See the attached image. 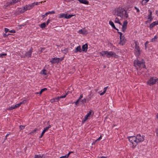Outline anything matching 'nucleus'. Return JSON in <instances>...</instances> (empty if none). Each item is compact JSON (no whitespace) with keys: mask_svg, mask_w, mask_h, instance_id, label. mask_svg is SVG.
Masks as SVG:
<instances>
[{"mask_svg":"<svg viewBox=\"0 0 158 158\" xmlns=\"http://www.w3.org/2000/svg\"><path fill=\"white\" fill-rule=\"evenodd\" d=\"M32 52V48H31L28 52L25 51V55L23 56V57H31V55Z\"/></svg>","mask_w":158,"mask_h":158,"instance_id":"nucleus-9","label":"nucleus"},{"mask_svg":"<svg viewBox=\"0 0 158 158\" xmlns=\"http://www.w3.org/2000/svg\"><path fill=\"white\" fill-rule=\"evenodd\" d=\"M154 26H155L152 23L151 24H150V26H149V27L151 29Z\"/></svg>","mask_w":158,"mask_h":158,"instance_id":"nucleus-38","label":"nucleus"},{"mask_svg":"<svg viewBox=\"0 0 158 158\" xmlns=\"http://www.w3.org/2000/svg\"><path fill=\"white\" fill-rule=\"evenodd\" d=\"M56 99L55 98H53V99H51V100H50V102H52V103H53L55 102H56Z\"/></svg>","mask_w":158,"mask_h":158,"instance_id":"nucleus-40","label":"nucleus"},{"mask_svg":"<svg viewBox=\"0 0 158 158\" xmlns=\"http://www.w3.org/2000/svg\"><path fill=\"white\" fill-rule=\"evenodd\" d=\"M135 54L136 56H139L140 55L141 51L140 49L139 44L137 41L135 42Z\"/></svg>","mask_w":158,"mask_h":158,"instance_id":"nucleus-6","label":"nucleus"},{"mask_svg":"<svg viewBox=\"0 0 158 158\" xmlns=\"http://www.w3.org/2000/svg\"><path fill=\"white\" fill-rule=\"evenodd\" d=\"M45 131L43 130V131L42 133V134H42V135H43L45 133Z\"/></svg>","mask_w":158,"mask_h":158,"instance_id":"nucleus-58","label":"nucleus"},{"mask_svg":"<svg viewBox=\"0 0 158 158\" xmlns=\"http://www.w3.org/2000/svg\"><path fill=\"white\" fill-rule=\"evenodd\" d=\"M156 118L158 119V114H157L156 115Z\"/></svg>","mask_w":158,"mask_h":158,"instance_id":"nucleus-60","label":"nucleus"},{"mask_svg":"<svg viewBox=\"0 0 158 158\" xmlns=\"http://www.w3.org/2000/svg\"><path fill=\"white\" fill-rule=\"evenodd\" d=\"M114 22L116 23H118L120 24H121L120 22H119V20L118 18H116L114 20Z\"/></svg>","mask_w":158,"mask_h":158,"instance_id":"nucleus-27","label":"nucleus"},{"mask_svg":"<svg viewBox=\"0 0 158 158\" xmlns=\"http://www.w3.org/2000/svg\"><path fill=\"white\" fill-rule=\"evenodd\" d=\"M43 135H42V134H41V135L40 137V138H41Z\"/></svg>","mask_w":158,"mask_h":158,"instance_id":"nucleus-64","label":"nucleus"},{"mask_svg":"<svg viewBox=\"0 0 158 158\" xmlns=\"http://www.w3.org/2000/svg\"><path fill=\"white\" fill-rule=\"evenodd\" d=\"M108 87V86L107 87H105L104 88V91H105V92H106V89H107V88Z\"/></svg>","mask_w":158,"mask_h":158,"instance_id":"nucleus-57","label":"nucleus"},{"mask_svg":"<svg viewBox=\"0 0 158 158\" xmlns=\"http://www.w3.org/2000/svg\"><path fill=\"white\" fill-rule=\"evenodd\" d=\"M156 136L158 137V128L156 130Z\"/></svg>","mask_w":158,"mask_h":158,"instance_id":"nucleus-52","label":"nucleus"},{"mask_svg":"<svg viewBox=\"0 0 158 158\" xmlns=\"http://www.w3.org/2000/svg\"><path fill=\"white\" fill-rule=\"evenodd\" d=\"M100 54L102 56L106 55V56L108 58L112 57L117 58L118 57V56L115 52L112 51H102L100 52Z\"/></svg>","mask_w":158,"mask_h":158,"instance_id":"nucleus-4","label":"nucleus"},{"mask_svg":"<svg viewBox=\"0 0 158 158\" xmlns=\"http://www.w3.org/2000/svg\"><path fill=\"white\" fill-rule=\"evenodd\" d=\"M62 52L64 54H66L67 53L68 51V48H64V49H62L61 50Z\"/></svg>","mask_w":158,"mask_h":158,"instance_id":"nucleus-26","label":"nucleus"},{"mask_svg":"<svg viewBox=\"0 0 158 158\" xmlns=\"http://www.w3.org/2000/svg\"><path fill=\"white\" fill-rule=\"evenodd\" d=\"M82 51L84 52H86L88 49V45L87 44L83 45L82 47Z\"/></svg>","mask_w":158,"mask_h":158,"instance_id":"nucleus-17","label":"nucleus"},{"mask_svg":"<svg viewBox=\"0 0 158 158\" xmlns=\"http://www.w3.org/2000/svg\"><path fill=\"white\" fill-rule=\"evenodd\" d=\"M86 99L85 98H84L83 99H82L81 100V104H84L86 102Z\"/></svg>","mask_w":158,"mask_h":158,"instance_id":"nucleus-30","label":"nucleus"},{"mask_svg":"<svg viewBox=\"0 0 158 158\" xmlns=\"http://www.w3.org/2000/svg\"><path fill=\"white\" fill-rule=\"evenodd\" d=\"M21 105V104H20V103H19V104H16L15 106H14V107H15V108H16L17 107H19V106H20Z\"/></svg>","mask_w":158,"mask_h":158,"instance_id":"nucleus-39","label":"nucleus"},{"mask_svg":"<svg viewBox=\"0 0 158 158\" xmlns=\"http://www.w3.org/2000/svg\"><path fill=\"white\" fill-rule=\"evenodd\" d=\"M15 109V107L14 106H11V107H10L9 108H7L6 109H7V110H13V109Z\"/></svg>","mask_w":158,"mask_h":158,"instance_id":"nucleus-35","label":"nucleus"},{"mask_svg":"<svg viewBox=\"0 0 158 158\" xmlns=\"http://www.w3.org/2000/svg\"><path fill=\"white\" fill-rule=\"evenodd\" d=\"M6 55L7 54L6 53L0 54V57L1 58H3V56H6Z\"/></svg>","mask_w":158,"mask_h":158,"instance_id":"nucleus-37","label":"nucleus"},{"mask_svg":"<svg viewBox=\"0 0 158 158\" xmlns=\"http://www.w3.org/2000/svg\"><path fill=\"white\" fill-rule=\"evenodd\" d=\"M60 158H68L66 155L60 157Z\"/></svg>","mask_w":158,"mask_h":158,"instance_id":"nucleus-51","label":"nucleus"},{"mask_svg":"<svg viewBox=\"0 0 158 158\" xmlns=\"http://www.w3.org/2000/svg\"><path fill=\"white\" fill-rule=\"evenodd\" d=\"M50 22V19H48L47 21V22H46V23H46V25H48V24Z\"/></svg>","mask_w":158,"mask_h":158,"instance_id":"nucleus-45","label":"nucleus"},{"mask_svg":"<svg viewBox=\"0 0 158 158\" xmlns=\"http://www.w3.org/2000/svg\"><path fill=\"white\" fill-rule=\"evenodd\" d=\"M9 31L11 33H15V31L14 30H11L10 31Z\"/></svg>","mask_w":158,"mask_h":158,"instance_id":"nucleus-47","label":"nucleus"},{"mask_svg":"<svg viewBox=\"0 0 158 158\" xmlns=\"http://www.w3.org/2000/svg\"><path fill=\"white\" fill-rule=\"evenodd\" d=\"M158 38V36L157 35H156L153 38L151 39V41L152 42H155L156 41Z\"/></svg>","mask_w":158,"mask_h":158,"instance_id":"nucleus-22","label":"nucleus"},{"mask_svg":"<svg viewBox=\"0 0 158 158\" xmlns=\"http://www.w3.org/2000/svg\"><path fill=\"white\" fill-rule=\"evenodd\" d=\"M33 7V5L32 3L31 4L28 5H27L26 6H25L24 7V9H25V10L26 11L27 10H30Z\"/></svg>","mask_w":158,"mask_h":158,"instance_id":"nucleus-16","label":"nucleus"},{"mask_svg":"<svg viewBox=\"0 0 158 158\" xmlns=\"http://www.w3.org/2000/svg\"><path fill=\"white\" fill-rule=\"evenodd\" d=\"M25 51H21L19 53V55L20 56L21 58H25L26 57H23V56L25 55Z\"/></svg>","mask_w":158,"mask_h":158,"instance_id":"nucleus-24","label":"nucleus"},{"mask_svg":"<svg viewBox=\"0 0 158 158\" xmlns=\"http://www.w3.org/2000/svg\"><path fill=\"white\" fill-rule=\"evenodd\" d=\"M74 15H68L67 14H60L59 15V18L61 19L62 18H64L66 19H69Z\"/></svg>","mask_w":158,"mask_h":158,"instance_id":"nucleus-8","label":"nucleus"},{"mask_svg":"<svg viewBox=\"0 0 158 158\" xmlns=\"http://www.w3.org/2000/svg\"><path fill=\"white\" fill-rule=\"evenodd\" d=\"M37 130V129L36 128H35L34 130H33L31 132L30 134L31 135H33V134H35V132Z\"/></svg>","mask_w":158,"mask_h":158,"instance_id":"nucleus-32","label":"nucleus"},{"mask_svg":"<svg viewBox=\"0 0 158 158\" xmlns=\"http://www.w3.org/2000/svg\"><path fill=\"white\" fill-rule=\"evenodd\" d=\"M40 74L45 75L47 74V71L45 69L42 70L40 72Z\"/></svg>","mask_w":158,"mask_h":158,"instance_id":"nucleus-25","label":"nucleus"},{"mask_svg":"<svg viewBox=\"0 0 158 158\" xmlns=\"http://www.w3.org/2000/svg\"><path fill=\"white\" fill-rule=\"evenodd\" d=\"M51 127V125H49L48 127H45L44 128V130L45 132L47 131L49 128H50Z\"/></svg>","mask_w":158,"mask_h":158,"instance_id":"nucleus-31","label":"nucleus"},{"mask_svg":"<svg viewBox=\"0 0 158 158\" xmlns=\"http://www.w3.org/2000/svg\"><path fill=\"white\" fill-rule=\"evenodd\" d=\"M68 93H69V92H67V93L65 95H66V96L68 94Z\"/></svg>","mask_w":158,"mask_h":158,"instance_id":"nucleus-63","label":"nucleus"},{"mask_svg":"<svg viewBox=\"0 0 158 158\" xmlns=\"http://www.w3.org/2000/svg\"><path fill=\"white\" fill-rule=\"evenodd\" d=\"M44 50V48H41V51L42 52V51H43Z\"/></svg>","mask_w":158,"mask_h":158,"instance_id":"nucleus-61","label":"nucleus"},{"mask_svg":"<svg viewBox=\"0 0 158 158\" xmlns=\"http://www.w3.org/2000/svg\"><path fill=\"white\" fill-rule=\"evenodd\" d=\"M144 63L145 62L143 59L141 60L140 61L136 59L134 61V65L136 68L137 69H140V68L141 67L143 68L145 67Z\"/></svg>","mask_w":158,"mask_h":158,"instance_id":"nucleus-3","label":"nucleus"},{"mask_svg":"<svg viewBox=\"0 0 158 158\" xmlns=\"http://www.w3.org/2000/svg\"><path fill=\"white\" fill-rule=\"evenodd\" d=\"M26 100H23L22 102H20V103L21 105V104H25L26 103Z\"/></svg>","mask_w":158,"mask_h":158,"instance_id":"nucleus-41","label":"nucleus"},{"mask_svg":"<svg viewBox=\"0 0 158 158\" xmlns=\"http://www.w3.org/2000/svg\"><path fill=\"white\" fill-rule=\"evenodd\" d=\"M82 52V50L81 48V47L80 45L78 46L75 49L74 52L75 53H77L78 52Z\"/></svg>","mask_w":158,"mask_h":158,"instance_id":"nucleus-15","label":"nucleus"},{"mask_svg":"<svg viewBox=\"0 0 158 158\" xmlns=\"http://www.w3.org/2000/svg\"><path fill=\"white\" fill-rule=\"evenodd\" d=\"M73 152H69V153L67 154V155H66L67 156L68 158L69 157V155H70V154L71 153H72Z\"/></svg>","mask_w":158,"mask_h":158,"instance_id":"nucleus-48","label":"nucleus"},{"mask_svg":"<svg viewBox=\"0 0 158 158\" xmlns=\"http://www.w3.org/2000/svg\"><path fill=\"white\" fill-rule=\"evenodd\" d=\"M49 14H54L55 12L54 11H48Z\"/></svg>","mask_w":158,"mask_h":158,"instance_id":"nucleus-46","label":"nucleus"},{"mask_svg":"<svg viewBox=\"0 0 158 158\" xmlns=\"http://www.w3.org/2000/svg\"><path fill=\"white\" fill-rule=\"evenodd\" d=\"M20 128L21 129H22L25 127V126L22 125H20L19 126Z\"/></svg>","mask_w":158,"mask_h":158,"instance_id":"nucleus-49","label":"nucleus"},{"mask_svg":"<svg viewBox=\"0 0 158 158\" xmlns=\"http://www.w3.org/2000/svg\"><path fill=\"white\" fill-rule=\"evenodd\" d=\"M135 9H136V10H137V12H139V9L138 8H137V7H135Z\"/></svg>","mask_w":158,"mask_h":158,"instance_id":"nucleus-55","label":"nucleus"},{"mask_svg":"<svg viewBox=\"0 0 158 158\" xmlns=\"http://www.w3.org/2000/svg\"><path fill=\"white\" fill-rule=\"evenodd\" d=\"M102 135H101L100 136L98 139L97 140H96L95 141V142H96L98 141H99L100 140L102 139Z\"/></svg>","mask_w":158,"mask_h":158,"instance_id":"nucleus-42","label":"nucleus"},{"mask_svg":"<svg viewBox=\"0 0 158 158\" xmlns=\"http://www.w3.org/2000/svg\"><path fill=\"white\" fill-rule=\"evenodd\" d=\"M42 2H34L32 3V4L33 5V6L35 5H38L40 4V3H42Z\"/></svg>","mask_w":158,"mask_h":158,"instance_id":"nucleus-33","label":"nucleus"},{"mask_svg":"<svg viewBox=\"0 0 158 158\" xmlns=\"http://www.w3.org/2000/svg\"><path fill=\"white\" fill-rule=\"evenodd\" d=\"M47 16V15H46V14H45L44 15H42V17L43 18H44Z\"/></svg>","mask_w":158,"mask_h":158,"instance_id":"nucleus-54","label":"nucleus"},{"mask_svg":"<svg viewBox=\"0 0 158 158\" xmlns=\"http://www.w3.org/2000/svg\"><path fill=\"white\" fill-rule=\"evenodd\" d=\"M66 97V95H62L60 97H58L55 98L56 100V101H58L60 100V98H64Z\"/></svg>","mask_w":158,"mask_h":158,"instance_id":"nucleus-23","label":"nucleus"},{"mask_svg":"<svg viewBox=\"0 0 158 158\" xmlns=\"http://www.w3.org/2000/svg\"><path fill=\"white\" fill-rule=\"evenodd\" d=\"M47 89V88H46L42 89L39 92V94H41L43 92L45 91V90H46Z\"/></svg>","mask_w":158,"mask_h":158,"instance_id":"nucleus-34","label":"nucleus"},{"mask_svg":"<svg viewBox=\"0 0 158 158\" xmlns=\"http://www.w3.org/2000/svg\"><path fill=\"white\" fill-rule=\"evenodd\" d=\"M127 20L124 21L123 23V24L122 28V31L124 32L127 29Z\"/></svg>","mask_w":158,"mask_h":158,"instance_id":"nucleus-13","label":"nucleus"},{"mask_svg":"<svg viewBox=\"0 0 158 158\" xmlns=\"http://www.w3.org/2000/svg\"><path fill=\"white\" fill-rule=\"evenodd\" d=\"M20 0H12L11 2L10 3H7V5L6 6H8L10 5H13L15 3H16L17 2L20 1Z\"/></svg>","mask_w":158,"mask_h":158,"instance_id":"nucleus-19","label":"nucleus"},{"mask_svg":"<svg viewBox=\"0 0 158 158\" xmlns=\"http://www.w3.org/2000/svg\"><path fill=\"white\" fill-rule=\"evenodd\" d=\"M155 26L158 24V21L154 22H153Z\"/></svg>","mask_w":158,"mask_h":158,"instance_id":"nucleus-44","label":"nucleus"},{"mask_svg":"<svg viewBox=\"0 0 158 158\" xmlns=\"http://www.w3.org/2000/svg\"><path fill=\"white\" fill-rule=\"evenodd\" d=\"M158 82V78L156 77H152L147 81V84L150 86L156 84Z\"/></svg>","mask_w":158,"mask_h":158,"instance_id":"nucleus-5","label":"nucleus"},{"mask_svg":"<svg viewBox=\"0 0 158 158\" xmlns=\"http://www.w3.org/2000/svg\"><path fill=\"white\" fill-rule=\"evenodd\" d=\"M109 24L114 29H115L116 30H117V31H118V29L117 28H116L115 26V25L114 23L111 21H110L109 22Z\"/></svg>","mask_w":158,"mask_h":158,"instance_id":"nucleus-21","label":"nucleus"},{"mask_svg":"<svg viewBox=\"0 0 158 158\" xmlns=\"http://www.w3.org/2000/svg\"><path fill=\"white\" fill-rule=\"evenodd\" d=\"M45 14H46V15H47L48 14H49V12H46Z\"/></svg>","mask_w":158,"mask_h":158,"instance_id":"nucleus-62","label":"nucleus"},{"mask_svg":"<svg viewBox=\"0 0 158 158\" xmlns=\"http://www.w3.org/2000/svg\"><path fill=\"white\" fill-rule=\"evenodd\" d=\"M148 11L150 13L149 15H148V19L150 21H151L153 19V18L152 17V11L150 10H148Z\"/></svg>","mask_w":158,"mask_h":158,"instance_id":"nucleus-18","label":"nucleus"},{"mask_svg":"<svg viewBox=\"0 0 158 158\" xmlns=\"http://www.w3.org/2000/svg\"><path fill=\"white\" fill-rule=\"evenodd\" d=\"M118 32L120 35V40L119 44L122 45H123L125 44L126 40L125 39L124 35H123L121 32L118 31Z\"/></svg>","mask_w":158,"mask_h":158,"instance_id":"nucleus-7","label":"nucleus"},{"mask_svg":"<svg viewBox=\"0 0 158 158\" xmlns=\"http://www.w3.org/2000/svg\"><path fill=\"white\" fill-rule=\"evenodd\" d=\"M8 35H6V34L5 33L3 34V36L4 37H6Z\"/></svg>","mask_w":158,"mask_h":158,"instance_id":"nucleus-59","label":"nucleus"},{"mask_svg":"<svg viewBox=\"0 0 158 158\" xmlns=\"http://www.w3.org/2000/svg\"><path fill=\"white\" fill-rule=\"evenodd\" d=\"M105 91H103L102 93L100 94L101 95H102L105 93Z\"/></svg>","mask_w":158,"mask_h":158,"instance_id":"nucleus-56","label":"nucleus"},{"mask_svg":"<svg viewBox=\"0 0 158 158\" xmlns=\"http://www.w3.org/2000/svg\"><path fill=\"white\" fill-rule=\"evenodd\" d=\"M37 158H45L44 156L40 155H36Z\"/></svg>","mask_w":158,"mask_h":158,"instance_id":"nucleus-36","label":"nucleus"},{"mask_svg":"<svg viewBox=\"0 0 158 158\" xmlns=\"http://www.w3.org/2000/svg\"><path fill=\"white\" fill-rule=\"evenodd\" d=\"M46 23H43L40 24V27L42 28H44L46 27Z\"/></svg>","mask_w":158,"mask_h":158,"instance_id":"nucleus-28","label":"nucleus"},{"mask_svg":"<svg viewBox=\"0 0 158 158\" xmlns=\"http://www.w3.org/2000/svg\"><path fill=\"white\" fill-rule=\"evenodd\" d=\"M63 59V58H52L50 61L52 64L58 63L60 61H61Z\"/></svg>","mask_w":158,"mask_h":158,"instance_id":"nucleus-11","label":"nucleus"},{"mask_svg":"<svg viewBox=\"0 0 158 158\" xmlns=\"http://www.w3.org/2000/svg\"><path fill=\"white\" fill-rule=\"evenodd\" d=\"M79 101V100H78L77 99V101L76 102H74V103L76 105H77Z\"/></svg>","mask_w":158,"mask_h":158,"instance_id":"nucleus-53","label":"nucleus"},{"mask_svg":"<svg viewBox=\"0 0 158 158\" xmlns=\"http://www.w3.org/2000/svg\"><path fill=\"white\" fill-rule=\"evenodd\" d=\"M149 1V0H142L141 3L143 5H145Z\"/></svg>","mask_w":158,"mask_h":158,"instance_id":"nucleus-29","label":"nucleus"},{"mask_svg":"<svg viewBox=\"0 0 158 158\" xmlns=\"http://www.w3.org/2000/svg\"><path fill=\"white\" fill-rule=\"evenodd\" d=\"M78 32L80 34L86 35L88 33V31L85 27H84L82 29L79 30Z\"/></svg>","mask_w":158,"mask_h":158,"instance_id":"nucleus-10","label":"nucleus"},{"mask_svg":"<svg viewBox=\"0 0 158 158\" xmlns=\"http://www.w3.org/2000/svg\"><path fill=\"white\" fill-rule=\"evenodd\" d=\"M114 15L121 18H124L127 19L128 17V15L127 11L122 7H119L115 8L114 10Z\"/></svg>","mask_w":158,"mask_h":158,"instance_id":"nucleus-2","label":"nucleus"},{"mask_svg":"<svg viewBox=\"0 0 158 158\" xmlns=\"http://www.w3.org/2000/svg\"><path fill=\"white\" fill-rule=\"evenodd\" d=\"M25 11L24 9V7L23 8H19L17 9L16 10V13L17 14L22 13L24 12Z\"/></svg>","mask_w":158,"mask_h":158,"instance_id":"nucleus-12","label":"nucleus"},{"mask_svg":"<svg viewBox=\"0 0 158 158\" xmlns=\"http://www.w3.org/2000/svg\"><path fill=\"white\" fill-rule=\"evenodd\" d=\"M144 136L138 134L136 136H131L128 137L129 141L133 144L132 147L134 148L139 143L143 142L144 140Z\"/></svg>","mask_w":158,"mask_h":158,"instance_id":"nucleus-1","label":"nucleus"},{"mask_svg":"<svg viewBox=\"0 0 158 158\" xmlns=\"http://www.w3.org/2000/svg\"><path fill=\"white\" fill-rule=\"evenodd\" d=\"M78 1L81 3H83L86 5H88L89 4L88 1L86 0H78Z\"/></svg>","mask_w":158,"mask_h":158,"instance_id":"nucleus-20","label":"nucleus"},{"mask_svg":"<svg viewBox=\"0 0 158 158\" xmlns=\"http://www.w3.org/2000/svg\"><path fill=\"white\" fill-rule=\"evenodd\" d=\"M9 31V29L7 28H5V32L6 33H7V32Z\"/></svg>","mask_w":158,"mask_h":158,"instance_id":"nucleus-50","label":"nucleus"},{"mask_svg":"<svg viewBox=\"0 0 158 158\" xmlns=\"http://www.w3.org/2000/svg\"><path fill=\"white\" fill-rule=\"evenodd\" d=\"M83 97V94H81L79 98L78 99V100L80 101L81 98H82Z\"/></svg>","mask_w":158,"mask_h":158,"instance_id":"nucleus-43","label":"nucleus"},{"mask_svg":"<svg viewBox=\"0 0 158 158\" xmlns=\"http://www.w3.org/2000/svg\"><path fill=\"white\" fill-rule=\"evenodd\" d=\"M91 114V111H89V113H87V114L85 116L84 119L82 121L83 123H84L88 118L89 117Z\"/></svg>","mask_w":158,"mask_h":158,"instance_id":"nucleus-14","label":"nucleus"}]
</instances>
